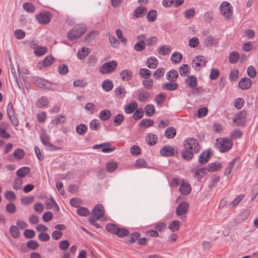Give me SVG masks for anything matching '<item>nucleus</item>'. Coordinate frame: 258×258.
<instances>
[{"label": "nucleus", "instance_id": "40", "mask_svg": "<svg viewBox=\"0 0 258 258\" xmlns=\"http://www.w3.org/2000/svg\"><path fill=\"white\" fill-rule=\"evenodd\" d=\"M10 232L11 236L14 238H18L20 235L19 229L16 226H11L10 228Z\"/></svg>", "mask_w": 258, "mask_h": 258}, {"label": "nucleus", "instance_id": "52", "mask_svg": "<svg viewBox=\"0 0 258 258\" xmlns=\"http://www.w3.org/2000/svg\"><path fill=\"white\" fill-rule=\"evenodd\" d=\"M24 155V151L20 148L16 149L13 153L14 157L17 159H21Z\"/></svg>", "mask_w": 258, "mask_h": 258}, {"label": "nucleus", "instance_id": "22", "mask_svg": "<svg viewBox=\"0 0 258 258\" xmlns=\"http://www.w3.org/2000/svg\"><path fill=\"white\" fill-rule=\"evenodd\" d=\"M207 169V171L209 172H214L216 171L219 170L222 168V164L219 162H214L210 163L207 167L206 168Z\"/></svg>", "mask_w": 258, "mask_h": 258}, {"label": "nucleus", "instance_id": "54", "mask_svg": "<svg viewBox=\"0 0 258 258\" xmlns=\"http://www.w3.org/2000/svg\"><path fill=\"white\" fill-rule=\"evenodd\" d=\"M117 167L118 165L116 162H111L106 164L107 170L110 173L114 172L117 169Z\"/></svg>", "mask_w": 258, "mask_h": 258}, {"label": "nucleus", "instance_id": "27", "mask_svg": "<svg viewBox=\"0 0 258 258\" xmlns=\"http://www.w3.org/2000/svg\"><path fill=\"white\" fill-rule=\"evenodd\" d=\"M146 141L150 146H154L157 143L158 137L156 135L150 133L148 135L146 138Z\"/></svg>", "mask_w": 258, "mask_h": 258}, {"label": "nucleus", "instance_id": "36", "mask_svg": "<svg viewBox=\"0 0 258 258\" xmlns=\"http://www.w3.org/2000/svg\"><path fill=\"white\" fill-rule=\"evenodd\" d=\"M30 171V168L28 167H23L17 171V175L19 177H24L27 175Z\"/></svg>", "mask_w": 258, "mask_h": 258}, {"label": "nucleus", "instance_id": "62", "mask_svg": "<svg viewBox=\"0 0 258 258\" xmlns=\"http://www.w3.org/2000/svg\"><path fill=\"white\" fill-rule=\"evenodd\" d=\"M27 246L31 249L35 250L38 248L39 244L37 241L33 240H29L27 242Z\"/></svg>", "mask_w": 258, "mask_h": 258}, {"label": "nucleus", "instance_id": "47", "mask_svg": "<svg viewBox=\"0 0 258 258\" xmlns=\"http://www.w3.org/2000/svg\"><path fill=\"white\" fill-rule=\"evenodd\" d=\"M48 100L45 97H42L39 99L37 102L36 105L39 108L45 107L48 105Z\"/></svg>", "mask_w": 258, "mask_h": 258}, {"label": "nucleus", "instance_id": "50", "mask_svg": "<svg viewBox=\"0 0 258 258\" xmlns=\"http://www.w3.org/2000/svg\"><path fill=\"white\" fill-rule=\"evenodd\" d=\"M77 213L80 216L84 217L88 216L90 214V211L87 208L81 207L77 210Z\"/></svg>", "mask_w": 258, "mask_h": 258}, {"label": "nucleus", "instance_id": "31", "mask_svg": "<svg viewBox=\"0 0 258 258\" xmlns=\"http://www.w3.org/2000/svg\"><path fill=\"white\" fill-rule=\"evenodd\" d=\"M66 117L65 115H59L55 119L52 120L51 123L55 125L64 124L66 122Z\"/></svg>", "mask_w": 258, "mask_h": 258}, {"label": "nucleus", "instance_id": "37", "mask_svg": "<svg viewBox=\"0 0 258 258\" xmlns=\"http://www.w3.org/2000/svg\"><path fill=\"white\" fill-rule=\"evenodd\" d=\"M110 116L111 112L107 109L101 111L99 114L100 119L103 121L108 120L110 118Z\"/></svg>", "mask_w": 258, "mask_h": 258}, {"label": "nucleus", "instance_id": "29", "mask_svg": "<svg viewBox=\"0 0 258 258\" xmlns=\"http://www.w3.org/2000/svg\"><path fill=\"white\" fill-rule=\"evenodd\" d=\"M138 107V103L136 102H134L124 107V111L127 114L132 113L137 109Z\"/></svg>", "mask_w": 258, "mask_h": 258}, {"label": "nucleus", "instance_id": "44", "mask_svg": "<svg viewBox=\"0 0 258 258\" xmlns=\"http://www.w3.org/2000/svg\"><path fill=\"white\" fill-rule=\"evenodd\" d=\"M180 75L182 76H187L189 74V68L187 64H184L180 66L179 70Z\"/></svg>", "mask_w": 258, "mask_h": 258}, {"label": "nucleus", "instance_id": "32", "mask_svg": "<svg viewBox=\"0 0 258 258\" xmlns=\"http://www.w3.org/2000/svg\"><path fill=\"white\" fill-rule=\"evenodd\" d=\"M176 135V131L174 127H168L165 132V136L168 139L173 138Z\"/></svg>", "mask_w": 258, "mask_h": 258}, {"label": "nucleus", "instance_id": "61", "mask_svg": "<svg viewBox=\"0 0 258 258\" xmlns=\"http://www.w3.org/2000/svg\"><path fill=\"white\" fill-rule=\"evenodd\" d=\"M250 214V211L249 210L243 211L238 216L239 219L242 221L245 220L248 218Z\"/></svg>", "mask_w": 258, "mask_h": 258}, {"label": "nucleus", "instance_id": "56", "mask_svg": "<svg viewBox=\"0 0 258 258\" xmlns=\"http://www.w3.org/2000/svg\"><path fill=\"white\" fill-rule=\"evenodd\" d=\"M116 232L115 235L119 237H123L129 234L128 230L125 228H119L118 227Z\"/></svg>", "mask_w": 258, "mask_h": 258}, {"label": "nucleus", "instance_id": "25", "mask_svg": "<svg viewBox=\"0 0 258 258\" xmlns=\"http://www.w3.org/2000/svg\"><path fill=\"white\" fill-rule=\"evenodd\" d=\"M102 87L105 91L109 92L113 88V82L109 79L105 80L102 82Z\"/></svg>", "mask_w": 258, "mask_h": 258}, {"label": "nucleus", "instance_id": "42", "mask_svg": "<svg viewBox=\"0 0 258 258\" xmlns=\"http://www.w3.org/2000/svg\"><path fill=\"white\" fill-rule=\"evenodd\" d=\"M87 126L84 124H80L78 125L76 128V132L80 135H85L87 131Z\"/></svg>", "mask_w": 258, "mask_h": 258}, {"label": "nucleus", "instance_id": "63", "mask_svg": "<svg viewBox=\"0 0 258 258\" xmlns=\"http://www.w3.org/2000/svg\"><path fill=\"white\" fill-rule=\"evenodd\" d=\"M199 44V39L197 37L191 38L188 41V45L191 48H196Z\"/></svg>", "mask_w": 258, "mask_h": 258}, {"label": "nucleus", "instance_id": "9", "mask_svg": "<svg viewBox=\"0 0 258 258\" xmlns=\"http://www.w3.org/2000/svg\"><path fill=\"white\" fill-rule=\"evenodd\" d=\"M189 205L186 202L180 203L177 207L175 211L176 214L178 216L185 215L187 212Z\"/></svg>", "mask_w": 258, "mask_h": 258}, {"label": "nucleus", "instance_id": "8", "mask_svg": "<svg viewBox=\"0 0 258 258\" xmlns=\"http://www.w3.org/2000/svg\"><path fill=\"white\" fill-rule=\"evenodd\" d=\"M51 14L50 13H39L36 16V18L38 22L42 24H48L51 20Z\"/></svg>", "mask_w": 258, "mask_h": 258}, {"label": "nucleus", "instance_id": "21", "mask_svg": "<svg viewBox=\"0 0 258 258\" xmlns=\"http://www.w3.org/2000/svg\"><path fill=\"white\" fill-rule=\"evenodd\" d=\"M193 61L195 62V67H205L207 61L203 55H199L194 59Z\"/></svg>", "mask_w": 258, "mask_h": 258}, {"label": "nucleus", "instance_id": "35", "mask_svg": "<svg viewBox=\"0 0 258 258\" xmlns=\"http://www.w3.org/2000/svg\"><path fill=\"white\" fill-rule=\"evenodd\" d=\"M145 114L147 116H152L155 113V108L153 104H148L145 108Z\"/></svg>", "mask_w": 258, "mask_h": 258}, {"label": "nucleus", "instance_id": "19", "mask_svg": "<svg viewBox=\"0 0 258 258\" xmlns=\"http://www.w3.org/2000/svg\"><path fill=\"white\" fill-rule=\"evenodd\" d=\"M178 87V85L175 82H169L162 84V88L164 90L174 91Z\"/></svg>", "mask_w": 258, "mask_h": 258}, {"label": "nucleus", "instance_id": "17", "mask_svg": "<svg viewBox=\"0 0 258 258\" xmlns=\"http://www.w3.org/2000/svg\"><path fill=\"white\" fill-rule=\"evenodd\" d=\"M167 79L170 82H175L178 77V72L174 69L169 71L166 75Z\"/></svg>", "mask_w": 258, "mask_h": 258}, {"label": "nucleus", "instance_id": "10", "mask_svg": "<svg viewBox=\"0 0 258 258\" xmlns=\"http://www.w3.org/2000/svg\"><path fill=\"white\" fill-rule=\"evenodd\" d=\"M31 47L34 49V53L36 56H41L45 54L47 51L46 46H36L34 42H31Z\"/></svg>", "mask_w": 258, "mask_h": 258}, {"label": "nucleus", "instance_id": "28", "mask_svg": "<svg viewBox=\"0 0 258 258\" xmlns=\"http://www.w3.org/2000/svg\"><path fill=\"white\" fill-rule=\"evenodd\" d=\"M90 52V50L88 48L83 47L77 52L78 58L80 59H84L89 54Z\"/></svg>", "mask_w": 258, "mask_h": 258}, {"label": "nucleus", "instance_id": "45", "mask_svg": "<svg viewBox=\"0 0 258 258\" xmlns=\"http://www.w3.org/2000/svg\"><path fill=\"white\" fill-rule=\"evenodd\" d=\"M181 156L184 160L189 161L193 158L194 155L192 154V152L187 150L184 148V150H183L181 152Z\"/></svg>", "mask_w": 258, "mask_h": 258}, {"label": "nucleus", "instance_id": "11", "mask_svg": "<svg viewBox=\"0 0 258 258\" xmlns=\"http://www.w3.org/2000/svg\"><path fill=\"white\" fill-rule=\"evenodd\" d=\"M160 153L163 156L171 157L174 155L175 150L172 147L166 145L161 148Z\"/></svg>", "mask_w": 258, "mask_h": 258}, {"label": "nucleus", "instance_id": "58", "mask_svg": "<svg viewBox=\"0 0 258 258\" xmlns=\"http://www.w3.org/2000/svg\"><path fill=\"white\" fill-rule=\"evenodd\" d=\"M166 95L161 93L155 97V100L156 104L158 105H160L163 104Z\"/></svg>", "mask_w": 258, "mask_h": 258}, {"label": "nucleus", "instance_id": "15", "mask_svg": "<svg viewBox=\"0 0 258 258\" xmlns=\"http://www.w3.org/2000/svg\"><path fill=\"white\" fill-rule=\"evenodd\" d=\"M191 190V187L190 184L186 181H183L180 185V194H190Z\"/></svg>", "mask_w": 258, "mask_h": 258}, {"label": "nucleus", "instance_id": "60", "mask_svg": "<svg viewBox=\"0 0 258 258\" xmlns=\"http://www.w3.org/2000/svg\"><path fill=\"white\" fill-rule=\"evenodd\" d=\"M100 127V122L98 119H93L90 124V127L93 130H97Z\"/></svg>", "mask_w": 258, "mask_h": 258}, {"label": "nucleus", "instance_id": "23", "mask_svg": "<svg viewBox=\"0 0 258 258\" xmlns=\"http://www.w3.org/2000/svg\"><path fill=\"white\" fill-rule=\"evenodd\" d=\"M147 66L150 69H155L158 65V60L154 56L150 57L146 60Z\"/></svg>", "mask_w": 258, "mask_h": 258}, {"label": "nucleus", "instance_id": "6", "mask_svg": "<svg viewBox=\"0 0 258 258\" xmlns=\"http://www.w3.org/2000/svg\"><path fill=\"white\" fill-rule=\"evenodd\" d=\"M33 80L35 85L40 88H45L51 90L52 89L48 85H52L56 86V83H52L39 77H34Z\"/></svg>", "mask_w": 258, "mask_h": 258}, {"label": "nucleus", "instance_id": "39", "mask_svg": "<svg viewBox=\"0 0 258 258\" xmlns=\"http://www.w3.org/2000/svg\"><path fill=\"white\" fill-rule=\"evenodd\" d=\"M207 171L206 168H200L195 172L194 176L197 180H200L206 174Z\"/></svg>", "mask_w": 258, "mask_h": 258}, {"label": "nucleus", "instance_id": "12", "mask_svg": "<svg viewBox=\"0 0 258 258\" xmlns=\"http://www.w3.org/2000/svg\"><path fill=\"white\" fill-rule=\"evenodd\" d=\"M210 154L211 151L209 149L203 151L199 156V162L202 165L206 164L211 158Z\"/></svg>", "mask_w": 258, "mask_h": 258}, {"label": "nucleus", "instance_id": "64", "mask_svg": "<svg viewBox=\"0 0 258 258\" xmlns=\"http://www.w3.org/2000/svg\"><path fill=\"white\" fill-rule=\"evenodd\" d=\"M208 111L207 108L203 107L198 110L197 115L199 118H202L205 117L207 114Z\"/></svg>", "mask_w": 258, "mask_h": 258}, {"label": "nucleus", "instance_id": "38", "mask_svg": "<svg viewBox=\"0 0 258 258\" xmlns=\"http://www.w3.org/2000/svg\"><path fill=\"white\" fill-rule=\"evenodd\" d=\"M154 121L151 119H143L139 123V126L142 127H148L153 125Z\"/></svg>", "mask_w": 258, "mask_h": 258}, {"label": "nucleus", "instance_id": "24", "mask_svg": "<svg viewBox=\"0 0 258 258\" xmlns=\"http://www.w3.org/2000/svg\"><path fill=\"white\" fill-rule=\"evenodd\" d=\"M239 159H240V158L239 157H236L231 162H230L229 163L228 165L226 167L225 171L224 174L226 176H228L231 173V171L232 170V169L233 168L235 163L237 161H239Z\"/></svg>", "mask_w": 258, "mask_h": 258}, {"label": "nucleus", "instance_id": "57", "mask_svg": "<svg viewBox=\"0 0 258 258\" xmlns=\"http://www.w3.org/2000/svg\"><path fill=\"white\" fill-rule=\"evenodd\" d=\"M146 44L144 41H139L134 45V48L138 51H141L146 47Z\"/></svg>", "mask_w": 258, "mask_h": 258}, {"label": "nucleus", "instance_id": "3", "mask_svg": "<svg viewBox=\"0 0 258 258\" xmlns=\"http://www.w3.org/2000/svg\"><path fill=\"white\" fill-rule=\"evenodd\" d=\"M117 66L116 60H110L101 66L99 72L102 74H108L113 72Z\"/></svg>", "mask_w": 258, "mask_h": 258}, {"label": "nucleus", "instance_id": "14", "mask_svg": "<svg viewBox=\"0 0 258 258\" xmlns=\"http://www.w3.org/2000/svg\"><path fill=\"white\" fill-rule=\"evenodd\" d=\"M251 80L247 77L242 78L238 83L239 88L243 90L248 89L251 87Z\"/></svg>", "mask_w": 258, "mask_h": 258}, {"label": "nucleus", "instance_id": "46", "mask_svg": "<svg viewBox=\"0 0 258 258\" xmlns=\"http://www.w3.org/2000/svg\"><path fill=\"white\" fill-rule=\"evenodd\" d=\"M239 58V54L237 51L232 52L229 56V61L232 63H236Z\"/></svg>", "mask_w": 258, "mask_h": 258}, {"label": "nucleus", "instance_id": "20", "mask_svg": "<svg viewBox=\"0 0 258 258\" xmlns=\"http://www.w3.org/2000/svg\"><path fill=\"white\" fill-rule=\"evenodd\" d=\"M119 75L122 80L128 81L132 78L133 74L129 70H124L120 72Z\"/></svg>", "mask_w": 258, "mask_h": 258}, {"label": "nucleus", "instance_id": "1", "mask_svg": "<svg viewBox=\"0 0 258 258\" xmlns=\"http://www.w3.org/2000/svg\"><path fill=\"white\" fill-rule=\"evenodd\" d=\"M86 30V26L83 24L76 25L70 30L67 37L71 41L77 39L85 33Z\"/></svg>", "mask_w": 258, "mask_h": 258}, {"label": "nucleus", "instance_id": "13", "mask_svg": "<svg viewBox=\"0 0 258 258\" xmlns=\"http://www.w3.org/2000/svg\"><path fill=\"white\" fill-rule=\"evenodd\" d=\"M110 144L108 143L101 144H97L93 147L94 149H98L102 147V151L104 153H110L115 150V147H110Z\"/></svg>", "mask_w": 258, "mask_h": 258}, {"label": "nucleus", "instance_id": "48", "mask_svg": "<svg viewBox=\"0 0 258 258\" xmlns=\"http://www.w3.org/2000/svg\"><path fill=\"white\" fill-rule=\"evenodd\" d=\"M116 95L120 96V98H123L125 96L126 91L125 88L123 86H119L116 87L114 90Z\"/></svg>", "mask_w": 258, "mask_h": 258}, {"label": "nucleus", "instance_id": "49", "mask_svg": "<svg viewBox=\"0 0 258 258\" xmlns=\"http://www.w3.org/2000/svg\"><path fill=\"white\" fill-rule=\"evenodd\" d=\"M157 13L155 10H151L147 14V18L149 22H154L157 19Z\"/></svg>", "mask_w": 258, "mask_h": 258}, {"label": "nucleus", "instance_id": "43", "mask_svg": "<svg viewBox=\"0 0 258 258\" xmlns=\"http://www.w3.org/2000/svg\"><path fill=\"white\" fill-rule=\"evenodd\" d=\"M171 50V48L168 45H162L158 47V52L163 55L168 54Z\"/></svg>", "mask_w": 258, "mask_h": 258}, {"label": "nucleus", "instance_id": "51", "mask_svg": "<svg viewBox=\"0 0 258 258\" xmlns=\"http://www.w3.org/2000/svg\"><path fill=\"white\" fill-rule=\"evenodd\" d=\"M118 226L114 224H108L106 225V229L107 231L113 234H116V231L117 230Z\"/></svg>", "mask_w": 258, "mask_h": 258}, {"label": "nucleus", "instance_id": "18", "mask_svg": "<svg viewBox=\"0 0 258 258\" xmlns=\"http://www.w3.org/2000/svg\"><path fill=\"white\" fill-rule=\"evenodd\" d=\"M185 83L189 88H195L198 85L197 78L194 76H190L186 78Z\"/></svg>", "mask_w": 258, "mask_h": 258}, {"label": "nucleus", "instance_id": "16", "mask_svg": "<svg viewBox=\"0 0 258 258\" xmlns=\"http://www.w3.org/2000/svg\"><path fill=\"white\" fill-rule=\"evenodd\" d=\"M218 42L219 41L217 39L210 35L207 36L204 40V44L207 47L217 45Z\"/></svg>", "mask_w": 258, "mask_h": 258}, {"label": "nucleus", "instance_id": "59", "mask_svg": "<svg viewBox=\"0 0 258 258\" xmlns=\"http://www.w3.org/2000/svg\"><path fill=\"white\" fill-rule=\"evenodd\" d=\"M71 205L75 208H79L83 204L82 201L80 198H72L70 200Z\"/></svg>", "mask_w": 258, "mask_h": 258}, {"label": "nucleus", "instance_id": "30", "mask_svg": "<svg viewBox=\"0 0 258 258\" xmlns=\"http://www.w3.org/2000/svg\"><path fill=\"white\" fill-rule=\"evenodd\" d=\"M182 59V55L178 52H174L171 56V60L173 63H180Z\"/></svg>", "mask_w": 258, "mask_h": 258}, {"label": "nucleus", "instance_id": "33", "mask_svg": "<svg viewBox=\"0 0 258 258\" xmlns=\"http://www.w3.org/2000/svg\"><path fill=\"white\" fill-rule=\"evenodd\" d=\"M147 12V9L144 7H139L134 11V16L136 18H141Z\"/></svg>", "mask_w": 258, "mask_h": 258}, {"label": "nucleus", "instance_id": "41", "mask_svg": "<svg viewBox=\"0 0 258 258\" xmlns=\"http://www.w3.org/2000/svg\"><path fill=\"white\" fill-rule=\"evenodd\" d=\"M55 61V58L52 55L46 56L42 61V65L44 67L50 66Z\"/></svg>", "mask_w": 258, "mask_h": 258}, {"label": "nucleus", "instance_id": "2", "mask_svg": "<svg viewBox=\"0 0 258 258\" xmlns=\"http://www.w3.org/2000/svg\"><path fill=\"white\" fill-rule=\"evenodd\" d=\"M218 148L221 153L228 152L233 146L232 141L229 138H220L216 140Z\"/></svg>", "mask_w": 258, "mask_h": 258}, {"label": "nucleus", "instance_id": "4", "mask_svg": "<svg viewBox=\"0 0 258 258\" xmlns=\"http://www.w3.org/2000/svg\"><path fill=\"white\" fill-rule=\"evenodd\" d=\"M184 147L187 150L194 153H198L200 150V147L197 140L194 138H188L186 140Z\"/></svg>", "mask_w": 258, "mask_h": 258}, {"label": "nucleus", "instance_id": "34", "mask_svg": "<svg viewBox=\"0 0 258 258\" xmlns=\"http://www.w3.org/2000/svg\"><path fill=\"white\" fill-rule=\"evenodd\" d=\"M150 97V93L146 90L141 91L138 95V100L140 102H146Z\"/></svg>", "mask_w": 258, "mask_h": 258}, {"label": "nucleus", "instance_id": "55", "mask_svg": "<svg viewBox=\"0 0 258 258\" xmlns=\"http://www.w3.org/2000/svg\"><path fill=\"white\" fill-rule=\"evenodd\" d=\"M23 7L26 11L29 13H33L35 11L34 6L31 3H25L23 4Z\"/></svg>", "mask_w": 258, "mask_h": 258}, {"label": "nucleus", "instance_id": "26", "mask_svg": "<svg viewBox=\"0 0 258 258\" xmlns=\"http://www.w3.org/2000/svg\"><path fill=\"white\" fill-rule=\"evenodd\" d=\"M180 226V222L177 220H175L170 222L168 225V228L172 232H175L179 230Z\"/></svg>", "mask_w": 258, "mask_h": 258}, {"label": "nucleus", "instance_id": "53", "mask_svg": "<svg viewBox=\"0 0 258 258\" xmlns=\"http://www.w3.org/2000/svg\"><path fill=\"white\" fill-rule=\"evenodd\" d=\"M124 120V116L122 114L119 113L115 116L114 118V123L115 126L120 125Z\"/></svg>", "mask_w": 258, "mask_h": 258}, {"label": "nucleus", "instance_id": "7", "mask_svg": "<svg viewBox=\"0 0 258 258\" xmlns=\"http://www.w3.org/2000/svg\"><path fill=\"white\" fill-rule=\"evenodd\" d=\"M104 215V209L102 204H98L95 206L92 211V214L90 217H94L97 219H100Z\"/></svg>", "mask_w": 258, "mask_h": 258}, {"label": "nucleus", "instance_id": "5", "mask_svg": "<svg viewBox=\"0 0 258 258\" xmlns=\"http://www.w3.org/2000/svg\"><path fill=\"white\" fill-rule=\"evenodd\" d=\"M220 10L221 15L226 19L230 18L233 13L232 7L230 4L227 2H223L221 4Z\"/></svg>", "mask_w": 258, "mask_h": 258}]
</instances>
